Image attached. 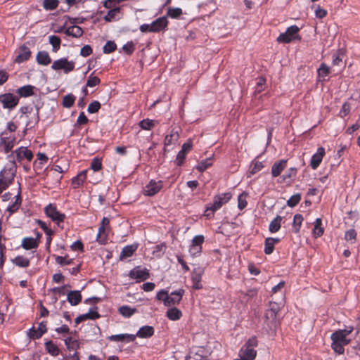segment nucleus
<instances>
[{"instance_id": "nucleus-8", "label": "nucleus", "mask_w": 360, "mask_h": 360, "mask_svg": "<svg viewBox=\"0 0 360 360\" xmlns=\"http://www.w3.org/2000/svg\"><path fill=\"white\" fill-rule=\"evenodd\" d=\"M204 239L205 238L202 235H197L192 239L188 250L189 254L192 257H195L200 255Z\"/></svg>"}, {"instance_id": "nucleus-6", "label": "nucleus", "mask_w": 360, "mask_h": 360, "mask_svg": "<svg viewBox=\"0 0 360 360\" xmlns=\"http://www.w3.org/2000/svg\"><path fill=\"white\" fill-rule=\"evenodd\" d=\"M231 193L229 192L220 193L214 197L213 202L207 207L206 212L211 211L212 212L220 209L223 205L226 203L231 198Z\"/></svg>"}, {"instance_id": "nucleus-4", "label": "nucleus", "mask_w": 360, "mask_h": 360, "mask_svg": "<svg viewBox=\"0 0 360 360\" xmlns=\"http://www.w3.org/2000/svg\"><path fill=\"white\" fill-rule=\"evenodd\" d=\"M75 63L72 60H68L67 58H61L58 59L51 65V69L55 71L62 70L65 74H68L69 72L73 71L75 70Z\"/></svg>"}, {"instance_id": "nucleus-63", "label": "nucleus", "mask_w": 360, "mask_h": 360, "mask_svg": "<svg viewBox=\"0 0 360 360\" xmlns=\"http://www.w3.org/2000/svg\"><path fill=\"white\" fill-rule=\"evenodd\" d=\"M349 111H350L349 104L348 103H345L342 105V109L340 111V115L342 117H344L349 114Z\"/></svg>"}, {"instance_id": "nucleus-53", "label": "nucleus", "mask_w": 360, "mask_h": 360, "mask_svg": "<svg viewBox=\"0 0 360 360\" xmlns=\"http://www.w3.org/2000/svg\"><path fill=\"white\" fill-rule=\"evenodd\" d=\"M117 49V45L113 41H108L103 48L104 53L108 54L115 51Z\"/></svg>"}, {"instance_id": "nucleus-22", "label": "nucleus", "mask_w": 360, "mask_h": 360, "mask_svg": "<svg viewBox=\"0 0 360 360\" xmlns=\"http://www.w3.org/2000/svg\"><path fill=\"white\" fill-rule=\"evenodd\" d=\"M154 332L155 330L153 326H144L140 328L134 335H136V338H148L153 335Z\"/></svg>"}, {"instance_id": "nucleus-10", "label": "nucleus", "mask_w": 360, "mask_h": 360, "mask_svg": "<svg viewBox=\"0 0 360 360\" xmlns=\"http://www.w3.org/2000/svg\"><path fill=\"white\" fill-rule=\"evenodd\" d=\"M163 187L162 181L150 180L143 188V192L145 195L153 196L157 194Z\"/></svg>"}, {"instance_id": "nucleus-45", "label": "nucleus", "mask_w": 360, "mask_h": 360, "mask_svg": "<svg viewBox=\"0 0 360 360\" xmlns=\"http://www.w3.org/2000/svg\"><path fill=\"white\" fill-rule=\"evenodd\" d=\"M65 345L70 351H76L79 348V342L71 337L65 339Z\"/></svg>"}, {"instance_id": "nucleus-33", "label": "nucleus", "mask_w": 360, "mask_h": 360, "mask_svg": "<svg viewBox=\"0 0 360 360\" xmlns=\"http://www.w3.org/2000/svg\"><path fill=\"white\" fill-rule=\"evenodd\" d=\"M166 316L169 320L177 321L182 316V313L176 307H172L167 311Z\"/></svg>"}, {"instance_id": "nucleus-12", "label": "nucleus", "mask_w": 360, "mask_h": 360, "mask_svg": "<svg viewBox=\"0 0 360 360\" xmlns=\"http://www.w3.org/2000/svg\"><path fill=\"white\" fill-rule=\"evenodd\" d=\"M204 274V269L202 267L195 268L191 274L192 288L195 290L202 288L201 283L202 277Z\"/></svg>"}, {"instance_id": "nucleus-34", "label": "nucleus", "mask_w": 360, "mask_h": 360, "mask_svg": "<svg viewBox=\"0 0 360 360\" xmlns=\"http://www.w3.org/2000/svg\"><path fill=\"white\" fill-rule=\"evenodd\" d=\"M344 53L340 50L333 54L332 64L333 66L345 67L343 62Z\"/></svg>"}, {"instance_id": "nucleus-23", "label": "nucleus", "mask_w": 360, "mask_h": 360, "mask_svg": "<svg viewBox=\"0 0 360 360\" xmlns=\"http://www.w3.org/2000/svg\"><path fill=\"white\" fill-rule=\"evenodd\" d=\"M67 300L72 305L76 306L82 301V295L79 290L70 291L67 295Z\"/></svg>"}, {"instance_id": "nucleus-30", "label": "nucleus", "mask_w": 360, "mask_h": 360, "mask_svg": "<svg viewBox=\"0 0 360 360\" xmlns=\"http://www.w3.org/2000/svg\"><path fill=\"white\" fill-rule=\"evenodd\" d=\"M46 324L44 322H41L39 324L37 330L33 329L30 333V336L32 338L34 339H38L42 336L43 334H44L46 332Z\"/></svg>"}, {"instance_id": "nucleus-17", "label": "nucleus", "mask_w": 360, "mask_h": 360, "mask_svg": "<svg viewBox=\"0 0 360 360\" xmlns=\"http://www.w3.org/2000/svg\"><path fill=\"white\" fill-rule=\"evenodd\" d=\"M15 142V137H4L2 136L0 139V148L3 150L5 153H8L14 147Z\"/></svg>"}, {"instance_id": "nucleus-57", "label": "nucleus", "mask_w": 360, "mask_h": 360, "mask_svg": "<svg viewBox=\"0 0 360 360\" xmlns=\"http://www.w3.org/2000/svg\"><path fill=\"white\" fill-rule=\"evenodd\" d=\"M58 0H44V8L46 10H53L58 7Z\"/></svg>"}, {"instance_id": "nucleus-60", "label": "nucleus", "mask_w": 360, "mask_h": 360, "mask_svg": "<svg viewBox=\"0 0 360 360\" xmlns=\"http://www.w3.org/2000/svg\"><path fill=\"white\" fill-rule=\"evenodd\" d=\"M167 297H168L167 291H166L165 290H160L159 292H158L157 295H156V298L158 300L162 301L165 306L167 305Z\"/></svg>"}, {"instance_id": "nucleus-2", "label": "nucleus", "mask_w": 360, "mask_h": 360, "mask_svg": "<svg viewBox=\"0 0 360 360\" xmlns=\"http://www.w3.org/2000/svg\"><path fill=\"white\" fill-rule=\"evenodd\" d=\"M258 342L255 337L250 338L248 342L241 347L239 352L240 358L245 360H253L256 357L257 351L255 348Z\"/></svg>"}, {"instance_id": "nucleus-13", "label": "nucleus", "mask_w": 360, "mask_h": 360, "mask_svg": "<svg viewBox=\"0 0 360 360\" xmlns=\"http://www.w3.org/2000/svg\"><path fill=\"white\" fill-rule=\"evenodd\" d=\"M13 167L10 168L4 167L0 172V179L8 182V184H11L15 173V168L16 167V165L15 161L11 160Z\"/></svg>"}, {"instance_id": "nucleus-9", "label": "nucleus", "mask_w": 360, "mask_h": 360, "mask_svg": "<svg viewBox=\"0 0 360 360\" xmlns=\"http://www.w3.org/2000/svg\"><path fill=\"white\" fill-rule=\"evenodd\" d=\"M129 276L130 278L136 280V282H141L148 279L150 274L146 268H142L140 266H138L129 271Z\"/></svg>"}, {"instance_id": "nucleus-38", "label": "nucleus", "mask_w": 360, "mask_h": 360, "mask_svg": "<svg viewBox=\"0 0 360 360\" xmlns=\"http://www.w3.org/2000/svg\"><path fill=\"white\" fill-rule=\"evenodd\" d=\"M158 124V121L155 120L144 119L139 122V127L144 130H150L154 128L156 124Z\"/></svg>"}, {"instance_id": "nucleus-61", "label": "nucleus", "mask_w": 360, "mask_h": 360, "mask_svg": "<svg viewBox=\"0 0 360 360\" xmlns=\"http://www.w3.org/2000/svg\"><path fill=\"white\" fill-rule=\"evenodd\" d=\"M92 53V49L89 45L84 46L80 50V55L84 57L90 56Z\"/></svg>"}, {"instance_id": "nucleus-3", "label": "nucleus", "mask_w": 360, "mask_h": 360, "mask_svg": "<svg viewBox=\"0 0 360 360\" xmlns=\"http://www.w3.org/2000/svg\"><path fill=\"white\" fill-rule=\"evenodd\" d=\"M19 103V96L13 93L0 94V104L4 110L8 112L14 110Z\"/></svg>"}, {"instance_id": "nucleus-31", "label": "nucleus", "mask_w": 360, "mask_h": 360, "mask_svg": "<svg viewBox=\"0 0 360 360\" xmlns=\"http://www.w3.org/2000/svg\"><path fill=\"white\" fill-rule=\"evenodd\" d=\"M37 62L43 65H47L51 63V59L48 53L45 51H39L36 57Z\"/></svg>"}, {"instance_id": "nucleus-32", "label": "nucleus", "mask_w": 360, "mask_h": 360, "mask_svg": "<svg viewBox=\"0 0 360 360\" xmlns=\"http://www.w3.org/2000/svg\"><path fill=\"white\" fill-rule=\"evenodd\" d=\"M12 263L18 267L26 268L30 266V262L27 257L18 255L12 259Z\"/></svg>"}, {"instance_id": "nucleus-35", "label": "nucleus", "mask_w": 360, "mask_h": 360, "mask_svg": "<svg viewBox=\"0 0 360 360\" xmlns=\"http://www.w3.org/2000/svg\"><path fill=\"white\" fill-rule=\"evenodd\" d=\"M264 168V165L262 162L253 160L250 164V170L248 172V177L255 174Z\"/></svg>"}, {"instance_id": "nucleus-58", "label": "nucleus", "mask_w": 360, "mask_h": 360, "mask_svg": "<svg viewBox=\"0 0 360 360\" xmlns=\"http://www.w3.org/2000/svg\"><path fill=\"white\" fill-rule=\"evenodd\" d=\"M100 108L101 103L97 101H94L89 105L87 111L89 113H96L99 110Z\"/></svg>"}, {"instance_id": "nucleus-48", "label": "nucleus", "mask_w": 360, "mask_h": 360, "mask_svg": "<svg viewBox=\"0 0 360 360\" xmlns=\"http://www.w3.org/2000/svg\"><path fill=\"white\" fill-rule=\"evenodd\" d=\"M202 350L199 349L198 352H191L186 360H207L206 357L202 354Z\"/></svg>"}, {"instance_id": "nucleus-29", "label": "nucleus", "mask_w": 360, "mask_h": 360, "mask_svg": "<svg viewBox=\"0 0 360 360\" xmlns=\"http://www.w3.org/2000/svg\"><path fill=\"white\" fill-rule=\"evenodd\" d=\"M279 240V238H266L264 243V253L266 255L271 254L274 251L275 244L278 243Z\"/></svg>"}, {"instance_id": "nucleus-47", "label": "nucleus", "mask_w": 360, "mask_h": 360, "mask_svg": "<svg viewBox=\"0 0 360 360\" xmlns=\"http://www.w3.org/2000/svg\"><path fill=\"white\" fill-rule=\"evenodd\" d=\"M166 250V245L165 243H160L153 248L152 254L154 257H160Z\"/></svg>"}, {"instance_id": "nucleus-44", "label": "nucleus", "mask_w": 360, "mask_h": 360, "mask_svg": "<svg viewBox=\"0 0 360 360\" xmlns=\"http://www.w3.org/2000/svg\"><path fill=\"white\" fill-rule=\"evenodd\" d=\"M49 41L52 45V51L57 52L60 46L61 39L58 36L51 35L49 37Z\"/></svg>"}, {"instance_id": "nucleus-55", "label": "nucleus", "mask_w": 360, "mask_h": 360, "mask_svg": "<svg viewBox=\"0 0 360 360\" xmlns=\"http://www.w3.org/2000/svg\"><path fill=\"white\" fill-rule=\"evenodd\" d=\"M248 194L245 192L239 195L238 198V207L239 210H243L248 205L246 198Z\"/></svg>"}, {"instance_id": "nucleus-26", "label": "nucleus", "mask_w": 360, "mask_h": 360, "mask_svg": "<svg viewBox=\"0 0 360 360\" xmlns=\"http://www.w3.org/2000/svg\"><path fill=\"white\" fill-rule=\"evenodd\" d=\"M34 86L32 85H25L16 90V94L20 97H29L34 94Z\"/></svg>"}, {"instance_id": "nucleus-5", "label": "nucleus", "mask_w": 360, "mask_h": 360, "mask_svg": "<svg viewBox=\"0 0 360 360\" xmlns=\"http://www.w3.org/2000/svg\"><path fill=\"white\" fill-rule=\"evenodd\" d=\"M44 212L48 217L54 221L59 227L65 219V214L60 212L55 205L49 204L44 208Z\"/></svg>"}, {"instance_id": "nucleus-43", "label": "nucleus", "mask_w": 360, "mask_h": 360, "mask_svg": "<svg viewBox=\"0 0 360 360\" xmlns=\"http://www.w3.org/2000/svg\"><path fill=\"white\" fill-rule=\"evenodd\" d=\"M303 219H304V218L302 214H295V216L293 217V222H292V228H293L295 233H297L300 232Z\"/></svg>"}, {"instance_id": "nucleus-51", "label": "nucleus", "mask_w": 360, "mask_h": 360, "mask_svg": "<svg viewBox=\"0 0 360 360\" xmlns=\"http://www.w3.org/2000/svg\"><path fill=\"white\" fill-rule=\"evenodd\" d=\"M182 13V9L180 8H169L167 16L171 18H178Z\"/></svg>"}, {"instance_id": "nucleus-64", "label": "nucleus", "mask_w": 360, "mask_h": 360, "mask_svg": "<svg viewBox=\"0 0 360 360\" xmlns=\"http://www.w3.org/2000/svg\"><path fill=\"white\" fill-rule=\"evenodd\" d=\"M326 14L327 11L325 9L321 8L320 6H317L316 8L315 15L316 18L321 19L324 18L326 15Z\"/></svg>"}, {"instance_id": "nucleus-39", "label": "nucleus", "mask_w": 360, "mask_h": 360, "mask_svg": "<svg viewBox=\"0 0 360 360\" xmlns=\"http://www.w3.org/2000/svg\"><path fill=\"white\" fill-rule=\"evenodd\" d=\"M108 233V229L100 226L96 236V241L101 244H105L107 240Z\"/></svg>"}, {"instance_id": "nucleus-19", "label": "nucleus", "mask_w": 360, "mask_h": 360, "mask_svg": "<svg viewBox=\"0 0 360 360\" xmlns=\"http://www.w3.org/2000/svg\"><path fill=\"white\" fill-rule=\"evenodd\" d=\"M108 340L110 341L115 342H134L136 340V335L134 334H117L112 335L108 337Z\"/></svg>"}, {"instance_id": "nucleus-62", "label": "nucleus", "mask_w": 360, "mask_h": 360, "mask_svg": "<svg viewBox=\"0 0 360 360\" xmlns=\"http://www.w3.org/2000/svg\"><path fill=\"white\" fill-rule=\"evenodd\" d=\"M297 169L295 167L290 168L285 173L283 174V179H290L296 176Z\"/></svg>"}, {"instance_id": "nucleus-36", "label": "nucleus", "mask_w": 360, "mask_h": 360, "mask_svg": "<svg viewBox=\"0 0 360 360\" xmlns=\"http://www.w3.org/2000/svg\"><path fill=\"white\" fill-rule=\"evenodd\" d=\"M282 217L277 216L269 224V230L271 233H276L279 231L281 226Z\"/></svg>"}, {"instance_id": "nucleus-18", "label": "nucleus", "mask_w": 360, "mask_h": 360, "mask_svg": "<svg viewBox=\"0 0 360 360\" xmlns=\"http://www.w3.org/2000/svg\"><path fill=\"white\" fill-rule=\"evenodd\" d=\"M151 23L152 31H153V32H159L167 27L168 25V20L167 16H162L157 18Z\"/></svg>"}, {"instance_id": "nucleus-42", "label": "nucleus", "mask_w": 360, "mask_h": 360, "mask_svg": "<svg viewBox=\"0 0 360 360\" xmlns=\"http://www.w3.org/2000/svg\"><path fill=\"white\" fill-rule=\"evenodd\" d=\"M136 311V308L129 307L127 305L122 306L119 308L120 314L126 318H129Z\"/></svg>"}, {"instance_id": "nucleus-25", "label": "nucleus", "mask_w": 360, "mask_h": 360, "mask_svg": "<svg viewBox=\"0 0 360 360\" xmlns=\"http://www.w3.org/2000/svg\"><path fill=\"white\" fill-rule=\"evenodd\" d=\"M287 160H281L276 162L271 167V174L274 177H277L281 174L282 171L286 167Z\"/></svg>"}, {"instance_id": "nucleus-14", "label": "nucleus", "mask_w": 360, "mask_h": 360, "mask_svg": "<svg viewBox=\"0 0 360 360\" xmlns=\"http://www.w3.org/2000/svg\"><path fill=\"white\" fill-rule=\"evenodd\" d=\"M325 153V148L323 147L318 148L317 151L312 155L310 160V166L313 169H317L320 165Z\"/></svg>"}, {"instance_id": "nucleus-15", "label": "nucleus", "mask_w": 360, "mask_h": 360, "mask_svg": "<svg viewBox=\"0 0 360 360\" xmlns=\"http://www.w3.org/2000/svg\"><path fill=\"white\" fill-rule=\"evenodd\" d=\"M184 293V290L183 289H179L172 292L170 295H168L166 306L170 307L178 304L180 302Z\"/></svg>"}, {"instance_id": "nucleus-27", "label": "nucleus", "mask_w": 360, "mask_h": 360, "mask_svg": "<svg viewBox=\"0 0 360 360\" xmlns=\"http://www.w3.org/2000/svg\"><path fill=\"white\" fill-rule=\"evenodd\" d=\"M179 138V135L178 131L172 129L169 134H167L165 138V146L167 147L175 144L178 141Z\"/></svg>"}, {"instance_id": "nucleus-46", "label": "nucleus", "mask_w": 360, "mask_h": 360, "mask_svg": "<svg viewBox=\"0 0 360 360\" xmlns=\"http://www.w3.org/2000/svg\"><path fill=\"white\" fill-rule=\"evenodd\" d=\"M46 349L52 356H57L59 354L58 347L51 341L45 343Z\"/></svg>"}, {"instance_id": "nucleus-1", "label": "nucleus", "mask_w": 360, "mask_h": 360, "mask_svg": "<svg viewBox=\"0 0 360 360\" xmlns=\"http://www.w3.org/2000/svg\"><path fill=\"white\" fill-rule=\"evenodd\" d=\"M353 330L352 326H347L345 329L338 330L331 334V347L336 353L339 354L344 353V347L349 343L351 340L348 336Z\"/></svg>"}, {"instance_id": "nucleus-37", "label": "nucleus", "mask_w": 360, "mask_h": 360, "mask_svg": "<svg viewBox=\"0 0 360 360\" xmlns=\"http://www.w3.org/2000/svg\"><path fill=\"white\" fill-rule=\"evenodd\" d=\"M83 31L78 25L70 26L66 29L65 34L74 37H79L82 35Z\"/></svg>"}, {"instance_id": "nucleus-52", "label": "nucleus", "mask_w": 360, "mask_h": 360, "mask_svg": "<svg viewBox=\"0 0 360 360\" xmlns=\"http://www.w3.org/2000/svg\"><path fill=\"white\" fill-rule=\"evenodd\" d=\"M212 165V160L210 158H207L205 160H202L198 163V165L196 167V169L202 172H204L205 169H207L209 167H210Z\"/></svg>"}, {"instance_id": "nucleus-54", "label": "nucleus", "mask_w": 360, "mask_h": 360, "mask_svg": "<svg viewBox=\"0 0 360 360\" xmlns=\"http://www.w3.org/2000/svg\"><path fill=\"white\" fill-rule=\"evenodd\" d=\"M301 200V194L297 193L292 195L287 201V205L290 207H294Z\"/></svg>"}, {"instance_id": "nucleus-16", "label": "nucleus", "mask_w": 360, "mask_h": 360, "mask_svg": "<svg viewBox=\"0 0 360 360\" xmlns=\"http://www.w3.org/2000/svg\"><path fill=\"white\" fill-rule=\"evenodd\" d=\"M31 51L30 49L25 45H22L19 48L15 58V62L17 63H23L29 59Z\"/></svg>"}, {"instance_id": "nucleus-24", "label": "nucleus", "mask_w": 360, "mask_h": 360, "mask_svg": "<svg viewBox=\"0 0 360 360\" xmlns=\"http://www.w3.org/2000/svg\"><path fill=\"white\" fill-rule=\"evenodd\" d=\"M87 170H82L76 176L72 179V186L73 188H77L81 186L86 179Z\"/></svg>"}, {"instance_id": "nucleus-20", "label": "nucleus", "mask_w": 360, "mask_h": 360, "mask_svg": "<svg viewBox=\"0 0 360 360\" xmlns=\"http://www.w3.org/2000/svg\"><path fill=\"white\" fill-rule=\"evenodd\" d=\"M40 236L41 235L39 233H37V236L36 238L32 237L24 238L22 240L21 246L25 250H31L37 248L39 244L38 238L40 237Z\"/></svg>"}, {"instance_id": "nucleus-50", "label": "nucleus", "mask_w": 360, "mask_h": 360, "mask_svg": "<svg viewBox=\"0 0 360 360\" xmlns=\"http://www.w3.org/2000/svg\"><path fill=\"white\" fill-rule=\"evenodd\" d=\"M75 101V96L72 94L65 95L63 98V105L65 108H71Z\"/></svg>"}, {"instance_id": "nucleus-59", "label": "nucleus", "mask_w": 360, "mask_h": 360, "mask_svg": "<svg viewBox=\"0 0 360 360\" xmlns=\"http://www.w3.org/2000/svg\"><path fill=\"white\" fill-rule=\"evenodd\" d=\"M56 262L58 264L63 266V265H69V264H72V259H68L66 257L57 256L56 257Z\"/></svg>"}, {"instance_id": "nucleus-11", "label": "nucleus", "mask_w": 360, "mask_h": 360, "mask_svg": "<svg viewBox=\"0 0 360 360\" xmlns=\"http://www.w3.org/2000/svg\"><path fill=\"white\" fill-rule=\"evenodd\" d=\"M15 154L16 159L18 162H20L23 160H26L28 162H30L33 158L32 152L29 150L27 147H20L18 149L15 150L8 158L11 159L13 157V155Z\"/></svg>"}, {"instance_id": "nucleus-21", "label": "nucleus", "mask_w": 360, "mask_h": 360, "mask_svg": "<svg viewBox=\"0 0 360 360\" xmlns=\"http://www.w3.org/2000/svg\"><path fill=\"white\" fill-rule=\"evenodd\" d=\"M138 244L134 243L124 247L120 255V259L123 260L131 257L138 248Z\"/></svg>"}, {"instance_id": "nucleus-56", "label": "nucleus", "mask_w": 360, "mask_h": 360, "mask_svg": "<svg viewBox=\"0 0 360 360\" xmlns=\"http://www.w3.org/2000/svg\"><path fill=\"white\" fill-rule=\"evenodd\" d=\"M330 73V68L325 63H321L318 69V75L319 77L324 79Z\"/></svg>"}, {"instance_id": "nucleus-28", "label": "nucleus", "mask_w": 360, "mask_h": 360, "mask_svg": "<svg viewBox=\"0 0 360 360\" xmlns=\"http://www.w3.org/2000/svg\"><path fill=\"white\" fill-rule=\"evenodd\" d=\"M120 18V7L114 8L109 10L107 14L103 17L106 22H112L118 20Z\"/></svg>"}, {"instance_id": "nucleus-41", "label": "nucleus", "mask_w": 360, "mask_h": 360, "mask_svg": "<svg viewBox=\"0 0 360 360\" xmlns=\"http://www.w3.org/2000/svg\"><path fill=\"white\" fill-rule=\"evenodd\" d=\"M21 204V197L20 193L15 196V201L7 207V211L9 212L10 214L16 212Z\"/></svg>"}, {"instance_id": "nucleus-49", "label": "nucleus", "mask_w": 360, "mask_h": 360, "mask_svg": "<svg viewBox=\"0 0 360 360\" xmlns=\"http://www.w3.org/2000/svg\"><path fill=\"white\" fill-rule=\"evenodd\" d=\"M101 82V79L97 77L94 75V72L91 73L87 78L86 86L88 87H95L98 85Z\"/></svg>"}, {"instance_id": "nucleus-40", "label": "nucleus", "mask_w": 360, "mask_h": 360, "mask_svg": "<svg viewBox=\"0 0 360 360\" xmlns=\"http://www.w3.org/2000/svg\"><path fill=\"white\" fill-rule=\"evenodd\" d=\"M322 221L321 218L315 220L314 227L312 231L313 236L315 238L321 236L323 234V229L321 227Z\"/></svg>"}, {"instance_id": "nucleus-7", "label": "nucleus", "mask_w": 360, "mask_h": 360, "mask_svg": "<svg viewBox=\"0 0 360 360\" xmlns=\"http://www.w3.org/2000/svg\"><path fill=\"white\" fill-rule=\"evenodd\" d=\"M299 30L300 28L297 25H292L288 27L285 32L281 33L276 40L279 43H290L298 38Z\"/></svg>"}]
</instances>
